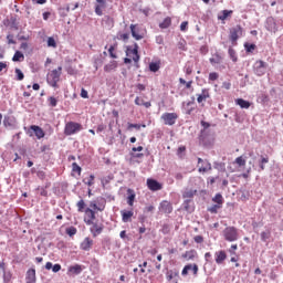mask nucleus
<instances>
[{
	"instance_id": "obj_1",
	"label": "nucleus",
	"mask_w": 283,
	"mask_h": 283,
	"mask_svg": "<svg viewBox=\"0 0 283 283\" xmlns=\"http://www.w3.org/2000/svg\"><path fill=\"white\" fill-rule=\"evenodd\" d=\"M61 72H63V67L59 66L46 75V83H49L51 87H57V83L61 81Z\"/></svg>"
},
{
	"instance_id": "obj_2",
	"label": "nucleus",
	"mask_w": 283,
	"mask_h": 283,
	"mask_svg": "<svg viewBox=\"0 0 283 283\" xmlns=\"http://www.w3.org/2000/svg\"><path fill=\"white\" fill-rule=\"evenodd\" d=\"M222 235L227 242H238L240 239V234L238 233V229L235 227H227L222 231Z\"/></svg>"
},
{
	"instance_id": "obj_3",
	"label": "nucleus",
	"mask_w": 283,
	"mask_h": 283,
	"mask_svg": "<svg viewBox=\"0 0 283 283\" xmlns=\"http://www.w3.org/2000/svg\"><path fill=\"white\" fill-rule=\"evenodd\" d=\"M83 129V125L76 122H69L65 124L64 134L65 136H74V134H78Z\"/></svg>"
},
{
	"instance_id": "obj_4",
	"label": "nucleus",
	"mask_w": 283,
	"mask_h": 283,
	"mask_svg": "<svg viewBox=\"0 0 283 283\" xmlns=\"http://www.w3.org/2000/svg\"><path fill=\"white\" fill-rule=\"evenodd\" d=\"M241 36H244V29H242L240 25H235L230 29L229 39L232 45H238V39Z\"/></svg>"
},
{
	"instance_id": "obj_5",
	"label": "nucleus",
	"mask_w": 283,
	"mask_h": 283,
	"mask_svg": "<svg viewBox=\"0 0 283 283\" xmlns=\"http://www.w3.org/2000/svg\"><path fill=\"white\" fill-rule=\"evenodd\" d=\"M269 67V64L266 62L259 60L253 65V71L256 76H264L266 74V70Z\"/></svg>"
},
{
	"instance_id": "obj_6",
	"label": "nucleus",
	"mask_w": 283,
	"mask_h": 283,
	"mask_svg": "<svg viewBox=\"0 0 283 283\" xmlns=\"http://www.w3.org/2000/svg\"><path fill=\"white\" fill-rule=\"evenodd\" d=\"M161 120H164V125L171 127L172 125H176V122L178 120V113H164L161 115Z\"/></svg>"
},
{
	"instance_id": "obj_7",
	"label": "nucleus",
	"mask_w": 283,
	"mask_h": 283,
	"mask_svg": "<svg viewBox=\"0 0 283 283\" xmlns=\"http://www.w3.org/2000/svg\"><path fill=\"white\" fill-rule=\"evenodd\" d=\"M126 56H129V59H133L135 63H138L140 61V55L138 54V44L135 43L134 48L128 46L126 50Z\"/></svg>"
},
{
	"instance_id": "obj_8",
	"label": "nucleus",
	"mask_w": 283,
	"mask_h": 283,
	"mask_svg": "<svg viewBox=\"0 0 283 283\" xmlns=\"http://www.w3.org/2000/svg\"><path fill=\"white\" fill-rule=\"evenodd\" d=\"M211 163L207 159L198 158V171L199 174H207L208 171H211Z\"/></svg>"
},
{
	"instance_id": "obj_9",
	"label": "nucleus",
	"mask_w": 283,
	"mask_h": 283,
	"mask_svg": "<svg viewBox=\"0 0 283 283\" xmlns=\"http://www.w3.org/2000/svg\"><path fill=\"white\" fill-rule=\"evenodd\" d=\"M189 271H192L195 277H198V271H199L198 264L195 263V264L185 265L182 271H181V275H184V276L189 275Z\"/></svg>"
},
{
	"instance_id": "obj_10",
	"label": "nucleus",
	"mask_w": 283,
	"mask_h": 283,
	"mask_svg": "<svg viewBox=\"0 0 283 283\" xmlns=\"http://www.w3.org/2000/svg\"><path fill=\"white\" fill-rule=\"evenodd\" d=\"M159 211L160 213H171V211H174V206L171 202L164 200L159 205Z\"/></svg>"
},
{
	"instance_id": "obj_11",
	"label": "nucleus",
	"mask_w": 283,
	"mask_h": 283,
	"mask_svg": "<svg viewBox=\"0 0 283 283\" xmlns=\"http://www.w3.org/2000/svg\"><path fill=\"white\" fill-rule=\"evenodd\" d=\"M130 32H132L133 39H135L136 41H140L142 39L145 38V35L140 33V29L136 24H130Z\"/></svg>"
},
{
	"instance_id": "obj_12",
	"label": "nucleus",
	"mask_w": 283,
	"mask_h": 283,
	"mask_svg": "<svg viewBox=\"0 0 283 283\" xmlns=\"http://www.w3.org/2000/svg\"><path fill=\"white\" fill-rule=\"evenodd\" d=\"M85 214L87 216V219H84L85 224L92 226L94 224V220H96V212L94 210L86 208Z\"/></svg>"
},
{
	"instance_id": "obj_13",
	"label": "nucleus",
	"mask_w": 283,
	"mask_h": 283,
	"mask_svg": "<svg viewBox=\"0 0 283 283\" xmlns=\"http://www.w3.org/2000/svg\"><path fill=\"white\" fill-rule=\"evenodd\" d=\"M147 187L150 191H160L163 189V185L156 181V179H147Z\"/></svg>"
},
{
	"instance_id": "obj_14",
	"label": "nucleus",
	"mask_w": 283,
	"mask_h": 283,
	"mask_svg": "<svg viewBox=\"0 0 283 283\" xmlns=\"http://www.w3.org/2000/svg\"><path fill=\"white\" fill-rule=\"evenodd\" d=\"M207 98H211V94L209 93V88H202L200 94H197V103H205Z\"/></svg>"
},
{
	"instance_id": "obj_15",
	"label": "nucleus",
	"mask_w": 283,
	"mask_h": 283,
	"mask_svg": "<svg viewBox=\"0 0 283 283\" xmlns=\"http://www.w3.org/2000/svg\"><path fill=\"white\" fill-rule=\"evenodd\" d=\"M92 247H94V240H92L90 237H86L81 243L82 251H90Z\"/></svg>"
},
{
	"instance_id": "obj_16",
	"label": "nucleus",
	"mask_w": 283,
	"mask_h": 283,
	"mask_svg": "<svg viewBox=\"0 0 283 283\" xmlns=\"http://www.w3.org/2000/svg\"><path fill=\"white\" fill-rule=\"evenodd\" d=\"M31 132L34 133V135L36 136V138L39 140H41V138L45 137V132H43V128H41L40 126L36 125H32L30 126Z\"/></svg>"
},
{
	"instance_id": "obj_17",
	"label": "nucleus",
	"mask_w": 283,
	"mask_h": 283,
	"mask_svg": "<svg viewBox=\"0 0 283 283\" xmlns=\"http://www.w3.org/2000/svg\"><path fill=\"white\" fill-rule=\"evenodd\" d=\"M25 282L27 283H36V270L30 269L27 271Z\"/></svg>"
},
{
	"instance_id": "obj_18",
	"label": "nucleus",
	"mask_w": 283,
	"mask_h": 283,
	"mask_svg": "<svg viewBox=\"0 0 283 283\" xmlns=\"http://www.w3.org/2000/svg\"><path fill=\"white\" fill-rule=\"evenodd\" d=\"M127 205L129 207H134V201L136 200V192L132 189V188H128L127 189Z\"/></svg>"
},
{
	"instance_id": "obj_19",
	"label": "nucleus",
	"mask_w": 283,
	"mask_h": 283,
	"mask_svg": "<svg viewBox=\"0 0 283 283\" xmlns=\"http://www.w3.org/2000/svg\"><path fill=\"white\" fill-rule=\"evenodd\" d=\"M91 233L93 234L94 238H96V235H101V233H103V226H99L98 223H91Z\"/></svg>"
},
{
	"instance_id": "obj_20",
	"label": "nucleus",
	"mask_w": 283,
	"mask_h": 283,
	"mask_svg": "<svg viewBox=\"0 0 283 283\" xmlns=\"http://www.w3.org/2000/svg\"><path fill=\"white\" fill-rule=\"evenodd\" d=\"M214 258H216V262L218 264H222V262H224V260H227V252H224V250H220L214 253Z\"/></svg>"
},
{
	"instance_id": "obj_21",
	"label": "nucleus",
	"mask_w": 283,
	"mask_h": 283,
	"mask_svg": "<svg viewBox=\"0 0 283 283\" xmlns=\"http://www.w3.org/2000/svg\"><path fill=\"white\" fill-rule=\"evenodd\" d=\"M98 4L95 6V14L103 17V10L105 8V0H96Z\"/></svg>"
},
{
	"instance_id": "obj_22",
	"label": "nucleus",
	"mask_w": 283,
	"mask_h": 283,
	"mask_svg": "<svg viewBox=\"0 0 283 283\" xmlns=\"http://www.w3.org/2000/svg\"><path fill=\"white\" fill-rule=\"evenodd\" d=\"M120 214H122L123 222H132V218L134 217V211H132V210H128V211L122 210Z\"/></svg>"
},
{
	"instance_id": "obj_23",
	"label": "nucleus",
	"mask_w": 283,
	"mask_h": 283,
	"mask_svg": "<svg viewBox=\"0 0 283 283\" xmlns=\"http://www.w3.org/2000/svg\"><path fill=\"white\" fill-rule=\"evenodd\" d=\"M235 105H239V107H241V109H249V107H251V102H249L247 99H242V98H237Z\"/></svg>"
},
{
	"instance_id": "obj_24",
	"label": "nucleus",
	"mask_w": 283,
	"mask_h": 283,
	"mask_svg": "<svg viewBox=\"0 0 283 283\" xmlns=\"http://www.w3.org/2000/svg\"><path fill=\"white\" fill-rule=\"evenodd\" d=\"M182 258H185V260H196V258H198V252L196 250H190V251H186L182 254Z\"/></svg>"
},
{
	"instance_id": "obj_25",
	"label": "nucleus",
	"mask_w": 283,
	"mask_h": 283,
	"mask_svg": "<svg viewBox=\"0 0 283 283\" xmlns=\"http://www.w3.org/2000/svg\"><path fill=\"white\" fill-rule=\"evenodd\" d=\"M69 273H72V275H81L83 268L80 264H75L69 268Z\"/></svg>"
},
{
	"instance_id": "obj_26",
	"label": "nucleus",
	"mask_w": 283,
	"mask_h": 283,
	"mask_svg": "<svg viewBox=\"0 0 283 283\" xmlns=\"http://www.w3.org/2000/svg\"><path fill=\"white\" fill-rule=\"evenodd\" d=\"M13 63H21L25 61V55L21 53V51H15L13 57H12Z\"/></svg>"
},
{
	"instance_id": "obj_27",
	"label": "nucleus",
	"mask_w": 283,
	"mask_h": 283,
	"mask_svg": "<svg viewBox=\"0 0 283 283\" xmlns=\"http://www.w3.org/2000/svg\"><path fill=\"white\" fill-rule=\"evenodd\" d=\"M233 14L232 10H223L221 11V14L218 15L219 21H227L229 19V15Z\"/></svg>"
},
{
	"instance_id": "obj_28",
	"label": "nucleus",
	"mask_w": 283,
	"mask_h": 283,
	"mask_svg": "<svg viewBox=\"0 0 283 283\" xmlns=\"http://www.w3.org/2000/svg\"><path fill=\"white\" fill-rule=\"evenodd\" d=\"M107 205V200L101 197L97 199V211H105V206Z\"/></svg>"
},
{
	"instance_id": "obj_29",
	"label": "nucleus",
	"mask_w": 283,
	"mask_h": 283,
	"mask_svg": "<svg viewBox=\"0 0 283 283\" xmlns=\"http://www.w3.org/2000/svg\"><path fill=\"white\" fill-rule=\"evenodd\" d=\"M116 67H118V64L116 61H112L104 66V72H112L113 70H116Z\"/></svg>"
},
{
	"instance_id": "obj_30",
	"label": "nucleus",
	"mask_w": 283,
	"mask_h": 283,
	"mask_svg": "<svg viewBox=\"0 0 283 283\" xmlns=\"http://www.w3.org/2000/svg\"><path fill=\"white\" fill-rule=\"evenodd\" d=\"M197 193H198V190L187 188L184 191V198H193V196H196Z\"/></svg>"
},
{
	"instance_id": "obj_31",
	"label": "nucleus",
	"mask_w": 283,
	"mask_h": 283,
	"mask_svg": "<svg viewBox=\"0 0 283 283\" xmlns=\"http://www.w3.org/2000/svg\"><path fill=\"white\" fill-rule=\"evenodd\" d=\"M266 164H269V157L261 156V160L259 161V171H264V165Z\"/></svg>"
},
{
	"instance_id": "obj_32",
	"label": "nucleus",
	"mask_w": 283,
	"mask_h": 283,
	"mask_svg": "<svg viewBox=\"0 0 283 283\" xmlns=\"http://www.w3.org/2000/svg\"><path fill=\"white\" fill-rule=\"evenodd\" d=\"M171 25V18L167 17L161 23H159V28L161 30H167Z\"/></svg>"
},
{
	"instance_id": "obj_33",
	"label": "nucleus",
	"mask_w": 283,
	"mask_h": 283,
	"mask_svg": "<svg viewBox=\"0 0 283 283\" xmlns=\"http://www.w3.org/2000/svg\"><path fill=\"white\" fill-rule=\"evenodd\" d=\"M228 54H229L231 61H233V63H238V55L235 53V50H233V48H231V46L229 48Z\"/></svg>"
},
{
	"instance_id": "obj_34",
	"label": "nucleus",
	"mask_w": 283,
	"mask_h": 283,
	"mask_svg": "<svg viewBox=\"0 0 283 283\" xmlns=\"http://www.w3.org/2000/svg\"><path fill=\"white\" fill-rule=\"evenodd\" d=\"M158 70H160V62H151L149 64L150 72H158Z\"/></svg>"
},
{
	"instance_id": "obj_35",
	"label": "nucleus",
	"mask_w": 283,
	"mask_h": 283,
	"mask_svg": "<svg viewBox=\"0 0 283 283\" xmlns=\"http://www.w3.org/2000/svg\"><path fill=\"white\" fill-rule=\"evenodd\" d=\"M211 65H219V63H222V57L220 55H214L213 57H210Z\"/></svg>"
},
{
	"instance_id": "obj_36",
	"label": "nucleus",
	"mask_w": 283,
	"mask_h": 283,
	"mask_svg": "<svg viewBox=\"0 0 283 283\" xmlns=\"http://www.w3.org/2000/svg\"><path fill=\"white\" fill-rule=\"evenodd\" d=\"M235 163L239 167H245L247 166V159H244L242 156L237 157Z\"/></svg>"
},
{
	"instance_id": "obj_37",
	"label": "nucleus",
	"mask_w": 283,
	"mask_h": 283,
	"mask_svg": "<svg viewBox=\"0 0 283 283\" xmlns=\"http://www.w3.org/2000/svg\"><path fill=\"white\" fill-rule=\"evenodd\" d=\"M218 209H222V206H220L219 203H216V205L209 207L208 211L210 213H218Z\"/></svg>"
},
{
	"instance_id": "obj_38",
	"label": "nucleus",
	"mask_w": 283,
	"mask_h": 283,
	"mask_svg": "<svg viewBox=\"0 0 283 283\" xmlns=\"http://www.w3.org/2000/svg\"><path fill=\"white\" fill-rule=\"evenodd\" d=\"M76 207H77V211L80 213H83V210L85 209V201L83 199H81L77 203H76Z\"/></svg>"
},
{
	"instance_id": "obj_39",
	"label": "nucleus",
	"mask_w": 283,
	"mask_h": 283,
	"mask_svg": "<svg viewBox=\"0 0 283 283\" xmlns=\"http://www.w3.org/2000/svg\"><path fill=\"white\" fill-rule=\"evenodd\" d=\"M15 75L17 81H23V78H25V75L23 74V71H21V69H15Z\"/></svg>"
},
{
	"instance_id": "obj_40",
	"label": "nucleus",
	"mask_w": 283,
	"mask_h": 283,
	"mask_svg": "<svg viewBox=\"0 0 283 283\" xmlns=\"http://www.w3.org/2000/svg\"><path fill=\"white\" fill-rule=\"evenodd\" d=\"M94 178H95L94 175H91L88 179L87 178L83 179L84 185L92 187V185H94Z\"/></svg>"
},
{
	"instance_id": "obj_41",
	"label": "nucleus",
	"mask_w": 283,
	"mask_h": 283,
	"mask_svg": "<svg viewBox=\"0 0 283 283\" xmlns=\"http://www.w3.org/2000/svg\"><path fill=\"white\" fill-rule=\"evenodd\" d=\"M201 126L203 127V129H201V136H205V132H207V129L211 127V124H209L208 122L201 120Z\"/></svg>"
},
{
	"instance_id": "obj_42",
	"label": "nucleus",
	"mask_w": 283,
	"mask_h": 283,
	"mask_svg": "<svg viewBox=\"0 0 283 283\" xmlns=\"http://www.w3.org/2000/svg\"><path fill=\"white\" fill-rule=\"evenodd\" d=\"M212 201H213V202H217V205L222 206V202H223L222 195L217 193V195L214 196V198H212Z\"/></svg>"
},
{
	"instance_id": "obj_43",
	"label": "nucleus",
	"mask_w": 283,
	"mask_h": 283,
	"mask_svg": "<svg viewBox=\"0 0 283 283\" xmlns=\"http://www.w3.org/2000/svg\"><path fill=\"white\" fill-rule=\"evenodd\" d=\"M72 171H74L75 174H78V176H81L82 168H81V166H78V164L73 163L72 164Z\"/></svg>"
},
{
	"instance_id": "obj_44",
	"label": "nucleus",
	"mask_w": 283,
	"mask_h": 283,
	"mask_svg": "<svg viewBox=\"0 0 283 283\" xmlns=\"http://www.w3.org/2000/svg\"><path fill=\"white\" fill-rule=\"evenodd\" d=\"M214 169H218V171H226L224 163H214Z\"/></svg>"
},
{
	"instance_id": "obj_45",
	"label": "nucleus",
	"mask_w": 283,
	"mask_h": 283,
	"mask_svg": "<svg viewBox=\"0 0 283 283\" xmlns=\"http://www.w3.org/2000/svg\"><path fill=\"white\" fill-rule=\"evenodd\" d=\"M140 127H147V126L145 124L140 125V124L128 123V129H140Z\"/></svg>"
},
{
	"instance_id": "obj_46",
	"label": "nucleus",
	"mask_w": 283,
	"mask_h": 283,
	"mask_svg": "<svg viewBox=\"0 0 283 283\" xmlns=\"http://www.w3.org/2000/svg\"><path fill=\"white\" fill-rule=\"evenodd\" d=\"M49 105L51 106V107H56V105H59V99H56L55 97H49Z\"/></svg>"
},
{
	"instance_id": "obj_47",
	"label": "nucleus",
	"mask_w": 283,
	"mask_h": 283,
	"mask_svg": "<svg viewBox=\"0 0 283 283\" xmlns=\"http://www.w3.org/2000/svg\"><path fill=\"white\" fill-rule=\"evenodd\" d=\"M66 234L72 238V235H76V228L75 227H70L66 229Z\"/></svg>"
},
{
	"instance_id": "obj_48",
	"label": "nucleus",
	"mask_w": 283,
	"mask_h": 283,
	"mask_svg": "<svg viewBox=\"0 0 283 283\" xmlns=\"http://www.w3.org/2000/svg\"><path fill=\"white\" fill-rule=\"evenodd\" d=\"M48 46L49 48H56V40H54V38H49L48 39Z\"/></svg>"
},
{
	"instance_id": "obj_49",
	"label": "nucleus",
	"mask_w": 283,
	"mask_h": 283,
	"mask_svg": "<svg viewBox=\"0 0 283 283\" xmlns=\"http://www.w3.org/2000/svg\"><path fill=\"white\" fill-rule=\"evenodd\" d=\"M269 238H271V232H262L261 233V240L263 242H266L269 240Z\"/></svg>"
},
{
	"instance_id": "obj_50",
	"label": "nucleus",
	"mask_w": 283,
	"mask_h": 283,
	"mask_svg": "<svg viewBox=\"0 0 283 283\" xmlns=\"http://www.w3.org/2000/svg\"><path fill=\"white\" fill-rule=\"evenodd\" d=\"M219 76L217 72H212L209 74V81H218Z\"/></svg>"
},
{
	"instance_id": "obj_51",
	"label": "nucleus",
	"mask_w": 283,
	"mask_h": 283,
	"mask_svg": "<svg viewBox=\"0 0 283 283\" xmlns=\"http://www.w3.org/2000/svg\"><path fill=\"white\" fill-rule=\"evenodd\" d=\"M7 40H8L9 45H14V43H17L14 41V35H12V34L7 35Z\"/></svg>"
},
{
	"instance_id": "obj_52",
	"label": "nucleus",
	"mask_w": 283,
	"mask_h": 283,
	"mask_svg": "<svg viewBox=\"0 0 283 283\" xmlns=\"http://www.w3.org/2000/svg\"><path fill=\"white\" fill-rule=\"evenodd\" d=\"M188 27H189V22H187V21L181 22V24H180L181 32H187Z\"/></svg>"
},
{
	"instance_id": "obj_53",
	"label": "nucleus",
	"mask_w": 283,
	"mask_h": 283,
	"mask_svg": "<svg viewBox=\"0 0 283 283\" xmlns=\"http://www.w3.org/2000/svg\"><path fill=\"white\" fill-rule=\"evenodd\" d=\"M193 240L197 244H202V242H205V238H202V235H196Z\"/></svg>"
},
{
	"instance_id": "obj_54",
	"label": "nucleus",
	"mask_w": 283,
	"mask_h": 283,
	"mask_svg": "<svg viewBox=\"0 0 283 283\" xmlns=\"http://www.w3.org/2000/svg\"><path fill=\"white\" fill-rule=\"evenodd\" d=\"M244 48L247 50V52H252L253 50H255V44H244Z\"/></svg>"
},
{
	"instance_id": "obj_55",
	"label": "nucleus",
	"mask_w": 283,
	"mask_h": 283,
	"mask_svg": "<svg viewBox=\"0 0 283 283\" xmlns=\"http://www.w3.org/2000/svg\"><path fill=\"white\" fill-rule=\"evenodd\" d=\"M108 54H109L111 59H117L116 53H114V46H109Z\"/></svg>"
},
{
	"instance_id": "obj_56",
	"label": "nucleus",
	"mask_w": 283,
	"mask_h": 283,
	"mask_svg": "<svg viewBox=\"0 0 283 283\" xmlns=\"http://www.w3.org/2000/svg\"><path fill=\"white\" fill-rule=\"evenodd\" d=\"M81 97L82 98H90V95H88V93H87V91L85 88L81 90Z\"/></svg>"
},
{
	"instance_id": "obj_57",
	"label": "nucleus",
	"mask_w": 283,
	"mask_h": 283,
	"mask_svg": "<svg viewBox=\"0 0 283 283\" xmlns=\"http://www.w3.org/2000/svg\"><path fill=\"white\" fill-rule=\"evenodd\" d=\"M3 280H4V282H10V280H12V274L10 272L4 273Z\"/></svg>"
},
{
	"instance_id": "obj_58",
	"label": "nucleus",
	"mask_w": 283,
	"mask_h": 283,
	"mask_svg": "<svg viewBox=\"0 0 283 283\" xmlns=\"http://www.w3.org/2000/svg\"><path fill=\"white\" fill-rule=\"evenodd\" d=\"M52 271H53V273H59V271H61V264H59V263L54 264L52 268Z\"/></svg>"
},
{
	"instance_id": "obj_59",
	"label": "nucleus",
	"mask_w": 283,
	"mask_h": 283,
	"mask_svg": "<svg viewBox=\"0 0 283 283\" xmlns=\"http://www.w3.org/2000/svg\"><path fill=\"white\" fill-rule=\"evenodd\" d=\"M119 39H122V41H128L129 40V33L119 34Z\"/></svg>"
},
{
	"instance_id": "obj_60",
	"label": "nucleus",
	"mask_w": 283,
	"mask_h": 283,
	"mask_svg": "<svg viewBox=\"0 0 283 283\" xmlns=\"http://www.w3.org/2000/svg\"><path fill=\"white\" fill-rule=\"evenodd\" d=\"M222 87L223 90H231V82H223Z\"/></svg>"
},
{
	"instance_id": "obj_61",
	"label": "nucleus",
	"mask_w": 283,
	"mask_h": 283,
	"mask_svg": "<svg viewBox=\"0 0 283 283\" xmlns=\"http://www.w3.org/2000/svg\"><path fill=\"white\" fill-rule=\"evenodd\" d=\"M143 103H145V101L143 99V98H140V97H136L135 98V105H143Z\"/></svg>"
},
{
	"instance_id": "obj_62",
	"label": "nucleus",
	"mask_w": 283,
	"mask_h": 283,
	"mask_svg": "<svg viewBox=\"0 0 283 283\" xmlns=\"http://www.w3.org/2000/svg\"><path fill=\"white\" fill-rule=\"evenodd\" d=\"M217 178H218V177H209V178H208V185H214Z\"/></svg>"
},
{
	"instance_id": "obj_63",
	"label": "nucleus",
	"mask_w": 283,
	"mask_h": 283,
	"mask_svg": "<svg viewBox=\"0 0 283 283\" xmlns=\"http://www.w3.org/2000/svg\"><path fill=\"white\" fill-rule=\"evenodd\" d=\"M29 45H28V42H22L21 45H20V50H28Z\"/></svg>"
},
{
	"instance_id": "obj_64",
	"label": "nucleus",
	"mask_w": 283,
	"mask_h": 283,
	"mask_svg": "<svg viewBox=\"0 0 283 283\" xmlns=\"http://www.w3.org/2000/svg\"><path fill=\"white\" fill-rule=\"evenodd\" d=\"M166 277H167L168 282H171V280H174V273L168 272Z\"/></svg>"
}]
</instances>
